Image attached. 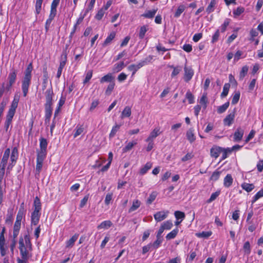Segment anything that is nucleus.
<instances>
[{
  "label": "nucleus",
  "instance_id": "nucleus-52",
  "mask_svg": "<svg viewBox=\"0 0 263 263\" xmlns=\"http://www.w3.org/2000/svg\"><path fill=\"white\" fill-rule=\"evenodd\" d=\"M248 71V67L247 66H245L242 67L241 71L239 73V78L240 80H242L243 78L246 76Z\"/></svg>",
  "mask_w": 263,
  "mask_h": 263
},
{
  "label": "nucleus",
  "instance_id": "nucleus-43",
  "mask_svg": "<svg viewBox=\"0 0 263 263\" xmlns=\"http://www.w3.org/2000/svg\"><path fill=\"white\" fill-rule=\"evenodd\" d=\"M245 11V8L242 7H238L236 9H234L233 11L234 17H237Z\"/></svg>",
  "mask_w": 263,
  "mask_h": 263
},
{
  "label": "nucleus",
  "instance_id": "nucleus-40",
  "mask_svg": "<svg viewBox=\"0 0 263 263\" xmlns=\"http://www.w3.org/2000/svg\"><path fill=\"white\" fill-rule=\"evenodd\" d=\"M115 86V82H110V83L108 85L106 90H105V95L107 96H109L111 95L112 91L114 89Z\"/></svg>",
  "mask_w": 263,
  "mask_h": 263
},
{
  "label": "nucleus",
  "instance_id": "nucleus-63",
  "mask_svg": "<svg viewBox=\"0 0 263 263\" xmlns=\"http://www.w3.org/2000/svg\"><path fill=\"white\" fill-rule=\"evenodd\" d=\"M157 196V194L155 192L152 193L148 198L147 200V203L148 204H151L156 199Z\"/></svg>",
  "mask_w": 263,
  "mask_h": 263
},
{
  "label": "nucleus",
  "instance_id": "nucleus-34",
  "mask_svg": "<svg viewBox=\"0 0 263 263\" xmlns=\"http://www.w3.org/2000/svg\"><path fill=\"white\" fill-rule=\"evenodd\" d=\"M140 205H141V202L139 200H138V199L134 200L133 201V204H132V206L129 209L128 212L129 213H130L133 211H135V210H136L137 209H138L140 207Z\"/></svg>",
  "mask_w": 263,
  "mask_h": 263
},
{
  "label": "nucleus",
  "instance_id": "nucleus-59",
  "mask_svg": "<svg viewBox=\"0 0 263 263\" xmlns=\"http://www.w3.org/2000/svg\"><path fill=\"white\" fill-rule=\"evenodd\" d=\"M194 157L193 153H187L184 157L181 158V161L186 162L192 159Z\"/></svg>",
  "mask_w": 263,
  "mask_h": 263
},
{
  "label": "nucleus",
  "instance_id": "nucleus-24",
  "mask_svg": "<svg viewBox=\"0 0 263 263\" xmlns=\"http://www.w3.org/2000/svg\"><path fill=\"white\" fill-rule=\"evenodd\" d=\"M170 67L173 69V71L171 73V77L174 78L177 76L182 70V67L181 66H174V65L170 66Z\"/></svg>",
  "mask_w": 263,
  "mask_h": 263
},
{
  "label": "nucleus",
  "instance_id": "nucleus-47",
  "mask_svg": "<svg viewBox=\"0 0 263 263\" xmlns=\"http://www.w3.org/2000/svg\"><path fill=\"white\" fill-rule=\"evenodd\" d=\"M173 227V223L171 220H167L164 222L160 227L164 230H170Z\"/></svg>",
  "mask_w": 263,
  "mask_h": 263
},
{
  "label": "nucleus",
  "instance_id": "nucleus-39",
  "mask_svg": "<svg viewBox=\"0 0 263 263\" xmlns=\"http://www.w3.org/2000/svg\"><path fill=\"white\" fill-rule=\"evenodd\" d=\"M178 229L177 228L174 229L171 232L167 234L166 236V238L167 240H170L172 239H174L178 233Z\"/></svg>",
  "mask_w": 263,
  "mask_h": 263
},
{
  "label": "nucleus",
  "instance_id": "nucleus-61",
  "mask_svg": "<svg viewBox=\"0 0 263 263\" xmlns=\"http://www.w3.org/2000/svg\"><path fill=\"white\" fill-rule=\"evenodd\" d=\"M43 1V0L36 1L35 10L37 14H39L41 12Z\"/></svg>",
  "mask_w": 263,
  "mask_h": 263
},
{
  "label": "nucleus",
  "instance_id": "nucleus-41",
  "mask_svg": "<svg viewBox=\"0 0 263 263\" xmlns=\"http://www.w3.org/2000/svg\"><path fill=\"white\" fill-rule=\"evenodd\" d=\"M230 87V84L229 83H226L223 87L222 92L221 93V97L222 98L226 97L229 92V90Z\"/></svg>",
  "mask_w": 263,
  "mask_h": 263
},
{
  "label": "nucleus",
  "instance_id": "nucleus-9",
  "mask_svg": "<svg viewBox=\"0 0 263 263\" xmlns=\"http://www.w3.org/2000/svg\"><path fill=\"white\" fill-rule=\"evenodd\" d=\"M184 77L183 79L185 82H189L194 76V70L191 67H187L186 65L184 67Z\"/></svg>",
  "mask_w": 263,
  "mask_h": 263
},
{
  "label": "nucleus",
  "instance_id": "nucleus-50",
  "mask_svg": "<svg viewBox=\"0 0 263 263\" xmlns=\"http://www.w3.org/2000/svg\"><path fill=\"white\" fill-rule=\"evenodd\" d=\"M185 98L188 100L189 104H193L194 102V97L190 90L186 92Z\"/></svg>",
  "mask_w": 263,
  "mask_h": 263
},
{
  "label": "nucleus",
  "instance_id": "nucleus-62",
  "mask_svg": "<svg viewBox=\"0 0 263 263\" xmlns=\"http://www.w3.org/2000/svg\"><path fill=\"white\" fill-rule=\"evenodd\" d=\"M156 240L154 242L152 245V246L155 249H157L159 247L161 243L162 242L163 239L162 238H156Z\"/></svg>",
  "mask_w": 263,
  "mask_h": 263
},
{
  "label": "nucleus",
  "instance_id": "nucleus-55",
  "mask_svg": "<svg viewBox=\"0 0 263 263\" xmlns=\"http://www.w3.org/2000/svg\"><path fill=\"white\" fill-rule=\"evenodd\" d=\"M221 173L220 171H217L214 172L211 176L210 179L214 181L217 180L220 177Z\"/></svg>",
  "mask_w": 263,
  "mask_h": 263
},
{
  "label": "nucleus",
  "instance_id": "nucleus-2",
  "mask_svg": "<svg viewBox=\"0 0 263 263\" xmlns=\"http://www.w3.org/2000/svg\"><path fill=\"white\" fill-rule=\"evenodd\" d=\"M18 244V248L21 257L26 259H29L32 256L31 253L32 250V245H31L30 248H29V246L25 245L23 237L22 236L20 237Z\"/></svg>",
  "mask_w": 263,
  "mask_h": 263
},
{
  "label": "nucleus",
  "instance_id": "nucleus-48",
  "mask_svg": "<svg viewBox=\"0 0 263 263\" xmlns=\"http://www.w3.org/2000/svg\"><path fill=\"white\" fill-rule=\"evenodd\" d=\"M185 9V7L184 5H180L178 7L176 12L175 13L174 16L175 17H178L179 16H180L181 14L184 11Z\"/></svg>",
  "mask_w": 263,
  "mask_h": 263
},
{
  "label": "nucleus",
  "instance_id": "nucleus-51",
  "mask_svg": "<svg viewBox=\"0 0 263 263\" xmlns=\"http://www.w3.org/2000/svg\"><path fill=\"white\" fill-rule=\"evenodd\" d=\"M248 224V230L251 232H253L254 231H255L257 228V224L256 223H255L253 222V221H250L249 222H247Z\"/></svg>",
  "mask_w": 263,
  "mask_h": 263
},
{
  "label": "nucleus",
  "instance_id": "nucleus-30",
  "mask_svg": "<svg viewBox=\"0 0 263 263\" xmlns=\"http://www.w3.org/2000/svg\"><path fill=\"white\" fill-rule=\"evenodd\" d=\"M140 68H141V65L138 63L137 64H132L128 66L127 69L132 71V76H134Z\"/></svg>",
  "mask_w": 263,
  "mask_h": 263
},
{
  "label": "nucleus",
  "instance_id": "nucleus-28",
  "mask_svg": "<svg viewBox=\"0 0 263 263\" xmlns=\"http://www.w3.org/2000/svg\"><path fill=\"white\" fill-rule=\"evenodd\" d=\"M52 105L45 104V117L46 118L49 120L52 113Z\"/></svg>",
  "mask_w": 263,
  "mask_h": 263
},
{
  "label": "nucleus",
  "instance_id": "nucleus-1",
  "mask_svg": "<svg viewBox=\"0 0 263 263\" xmlns=\"http://www.w3.org/2000/svg\"><path fill=\"white\" fill-rule=\"evenodd\" d=\"M33 66L32 63L29 64L25 69L24 76L22 80L21 88L24 97H26L29 91V88L31 85L32 79V71Z\"/></svg>",
  "mask_w": 263,
  "mask_h": 263
},
{
  "label": "nucleus",
  "instance_id": "nucleus-31",
  "mask_svg": "<svg viewBox=\"0 0 263 263\" xmlns=\"http://www.w3.org/2000/svg\"><path fill=\"white\" fill-rule=\"evenodd\" d=\"M112 223L110 220H105L102 222L97 227L98 229H108L112 226Z\"/></svg>",
  "mask_w": 263,
  "mask_h": 263
},
{
  "label": "nucleus",
  "instance_id": "nucleus-32",
  "mask_svg": "<svg viewBox=\"0 0 263 263\" xmlns=\"http://www.w3.org/2000/svg\"><path fill=\"white\" fill-rule=\"evenodd\" d=\"M216 4V0H211L209 5L207 7L206 9V12L208 14H210L211 12H213L215 9V7Z\"/></svg>",
  "mask_w": 263,
  "mask_h": 263
},
{
  "label": "nucleus",
  "instance_id": "nucleus-44",
  "mask_svg": "<svg viewBox=\"0 0 263 263\" xmlns=\"http://www.w3.org/2000/svg\"><path fill=\"white\" fill-rule=\"evenodd\" d=\"M84 132V127L83 125H78L75 128V133L73 135L74 138L80 135Z\"/></svg>",
  "mask_w": 263,
  "mask_h": 263
},
{
  "label": "nucleus",
  "instance_id": "nucleus-22",
  "mask_svg": "<svg viewBox=\"0 0 263 263\" xmlns=\"http://www.w3.org/2000/svg\"><path fill=\"white\" fill-rule=\"evenodd\" d=\"M125 66L124 63L123 61L120 62L119 63H116L114 65L112 71L114 72H118L121 71L124 67Z\"/></svg>",
  "mask_w": 263,
  "mask_h": 263
},
{
  "label": "nucleus",
  "instance_id": "nucleus-53",
  "mask_svg": "<svg viewBox=\"0 0 263 263\" xmlns=\"http://www.w3.org/2000/svg\"><path fill=\"white\" fill-rule=\"evenodd\" d=\"M175 218L178 220L181 219V221L185 218V214L181 211H177L174 213Z\"/></svg>",
  "mask_w": 263,
  "mask_h": 263
},
{
  "label": "nucleus",
  "instance_id": "nucleus-38",
  "mask_svg": "<svg viewBox=\"0 0 263 263\" xmlns=\"http://www.w3.org/2000/svg\"><path fill=\"white\" fill-rule=\"evenodd\" d=\"M131 115V108L129 106H126L121 114V118L129 117Z\"/></svg>",
  "mask_w": 263,
  "mask_h": 263
},
{
  "label": "nucleus",
  "instance_id": "nucleus-54",
  "mask_svg": "<svg viewBox=\"0 0 263 263\" xmlns=\"http://www.w3.org/2000/svg\"><path fill=\"white\" fill-rule=\"evenodd\" d=\"M243 249L244 250L245 253L249 255L251 252V248L250 244L249 241H246L243 246Z\"/></svg>",
  "mask_w": 263,
  "mask_h": 263
},
{
  "label": "nucleus",
  "instance_id": "nucleus-4",
  "mask_svg": "<svg viewBox=\"0 0 263 263\" xmlns=\"http://www.w3.org/2000/svg\"><path fill=\"white\" fill-rule=\"evenodd\" d=\"M20 100V96L15 95L14 97V99L11 103L10 108L7 112L6 116V119L12 120V119L15 113L16 109L17 107L18 103Z\"/></svg>",
  "mask_w": 263,
  "mask_h": 263
},
{
  "label": "nucleus",
  "instance_id": "nucleus-6",
  "mask_svg": "<svg viewBox=\"0 0 263 263\" xmlns=\"http://www.w3.org/2000/svg\"><path fill=\"white\" fill-rule=\"evenodd\" d=\"M235 113L236 110L235 109H234L232 111L227 115L223 120L224 126H230L234 123Z\"/></svg>",
  "mask_w": 263,
  "mask_h": 263
},
{
  "label": "nucleus",
  "instance_id": "nucleus-14",
  "mask_svg": "<svg viewBox=\"0 0 263 263\" xmlns=\"http://www.w3.org/2000/svg\"><path fill=\"white\" fill-rule=\"evenodd\" d=\"M41 216V213L40 211H34L31 213V224L36 226L38 224L40 218Z\"/></svg>",
  "mask_w": 263,
  "mask_h": 263
},
{
  "label": "nucleus",
  "instance_id": "nucleus-45",
  "mask_svg": "<svg viewBox=\"0 0 263 263\" xmlns=\"http://www.w3.org/2000/svg\"><path fill=\"white\" fill-rule=\"evenodd\" d=\"M229 102H227L221 106H220L217 108V112L219 114H222L226 111L229 106Z\"/></svg>",
  "mask_w": 263,
  "mask_h": 263
},
{
  "label": "nucleus",
  "instance_id": "nucleus-26",
  "mask_svg": "<svg viewBox=\"0 0 263 263\" xmlns=\"http://www.w3.org/2000/svg\"><path fill=\"white\" fill-rule=\"evenodd\" d=\"M137 144V140H134L131 142H128L127 145L122 149L123 153H126L129 151H130L134 146Z\"/></svg>",
  "mask_w": 263,
  "mask_h": 263
},
{
  "label": "nucleus",
  "instance_id": "nucleus-49",
  "mask_svg": "<svg viewBox=\"0 0 263 263\" xmlns=\"http://www.w3.org/2000/svg\"><path fill=\"white\" fill-rule=\"evenodd\" d=\"M120 126L121 125L116 124L115 126L112 127V129L109 134V138H112L115 136L116 133L120 128Z\"/></svg>",
  "mask_w": 263,
  "mask_h": 263
},
{
  "label": "nucleus",
  "instance_id": "nucleus-5",
  "mask_svg": "<svg viewBox=\"0 0 263 263\" xmlns=\"http://www.w3.org/2000/svg\"><path fill=\"white\" fill-rule=\"evenodd\" d=\"M39 141L40 149L36 151L37 155L46 156L47 147L48 144L47 140L44 138H40Z\"/></svg>",
  "mask_w": 263,
  "mask_h": 263
},
{
  "label": "nucleus",
  "instance_id": "nucleus-20",
  "mask_svg": "<svg viewBox=\"0 0 263 263\" xmlns=\"http://www.w3.org/2000/svg\"><path fill=\"white\" fill-rule=\"evenodd\" d=\"M66 62V55L65 56L64 60H62L60 62V65L59 66L57 73V78L58 79L60 78V77L61 76L63 69L64 68V67L65 66Z\"/></svg>",
  "mask_w": 263,
  "mask_h": 263
},
{
  "label": "nucleus",
  "instance_id": "nucleus-12",
  "mask_svg": "<svg viewBox=\"0 0 263 263\" xmlns=\"http://www.w3.org/2000/svg\"><path fill=\"white\" fill-rule=\"evenodd\" d=\"M162 132L160 131V129L159 127L155 128L150 133L149 136L145 140V141H153L154 142V140L160 134H161Z\"/></svg>",
  "mask_w": 263,
  "mask_h": 263
},
{
  "label": "nucleus",
  "instance_id": "nucleus-17",
  "mask_svg": "<svg viewBox=\"0 0 263 263\" xmlns=\"http://www.w3.org/2000/svg\"><path fill=\"white\" fill-rule=\"evenodd\" d=\"M157 11V8L151 10H146L141 15V16L147 18H153L156 15Z\"/></svg>",
  "mask_w": 263,
  "mask_h": 263
},
{
  "label": "nucleus",
  "instance_id": "nucleus-8",
  "mask_svg": "<svg viewBox=\"0 0 263 263\" xmlns=\"http://www.w3.org/2000/svg\"><path fill=\"white\" fill-rule=\"evenodd\" d=\"M46 156L43 155H37L36 165L35 168V175H39L42 170L43 161Z\"/></svg>",
  "mask_w": 263,
  "mask_h": 263
},
{
  "label": "nucleus",
  "instance_id": "nucleus-15",
  "mask_svg": "<svg viewBox=\"0 0 263 263\" xmlns=\"http://www.w3.org/2000/svg\"><path fill=\"white\" fill-rule=\"evenodd\" d=\"M10 148H8L5 151L4 155H3L2 159V161H1V165L3 166L4 167H6V166L8 163V160L10 157Z\"/></svg>",
  "mask_w": 263,
  "mask_h": 263
},
{
  "label": "nucleus",
  "instance_id": "nucleus-27",
  "mask_svg": "<svg viewBox=\"0 0 263 263\" xmlns=\"http://www.w3.org/2000/svg\"><path fill=\"white\" fill-rule=\"evenodd\" d=\"M33 206L34 211H40V212L41 211V202L40 198L37 196L35 197V198H34Z\"/></svg>",
  "mask_w": 263,
  "mask_h": 263
},
{
  "label": "nucleus",
  "instance_id": "nucleus-46",
  "mask_svg": "<svg viewBox=\"0 0 263 263\" xmlns=\"http://www.w3.org/2000/svg\"><path fill=\"white\" fill-rule=\"evenodd\" d=\"M263 197V188L258 191L253 197L252 200V204L254 203L258 199Z\"/></svg>",
  "mask_w": 263,
  "mask_h": 263
},
{
  "label": "nucleus",
  "instance_id": "nucleus-19",
  "mask_svg": "<svg viewBox=\"0 0 263 263\" xmlns=\"http://www.w3.org/2000/svg\"><path fill=\"white\" fill-rule=\"evenodd\" d=\"M78 234H76L73 235L66 242V247L68 248H72L74 245V242L78 239Z\"/></svg>",
  "mask_w": 263,
  "mask_h": 263
},
{
  "label": "nucleus",
  "instance_id": "nucleus-35",
  "mask_svg": "<svg viewBox=\"0 0 263 263\" xmlns=\"http://www.w3.org/2000/svg\"><path fill=\"white\" fill-rule=\"evenodd\" d=\"M153 56L150 55L145 58L143 60L141 61L140 62H139V63L141 65V67H142L143 66L148 64L149 63H151L153 60Z\"/></svg>",
  "mask_w": 263,
  "mask_h": 263
},
{
  "label": "nucleus",
  "instance_id": "nucleus-29",
  "mask_svg": "<svg viewBox=\"0 0 263 263\" xmlns=\"http://www.w3.org/2000/svg\"><path fill=\"white\" fill-rule=\"evenodd\" d=\"M116 36V32L114 31H112L111 32L109 35L107 37V38L104 41L103 46H106L107 45L109 44L112 41V40Z\"/></svg>",
  "mask_w": 263,
  "mask_h": 263
},
{
  "label": "nucleus",
  "instance_id": "nucleus-56",
  "mask_svg": "<svg viewBox=\"0 0 263 263\" xmlns=\"http://www.w3.org/2000/svg\"><path fill=\"white\" fill-rule=\"evenodd\" d=\"M231 152H232V150H231L230 148H222V150H221V153L222 154V159H225L226 158H227L228 154H230Z\"/></svg>",
  "mask_w": 263,
  "mask_h": 263
},
{
  "label": "nucleus",
  "instance_id": "nucleus-57",
  "mask_svg": "<svg viewBox=\"0 0 263 263\" xmlns=\"http://www.w3.org/2000/svg\"><path fill=\"white\" fill-rule=\"evenodd\" d=\"M220 191H217L212 193L211 195L210 198L207 200L208 203H211L215 200L217 197L219 195Z\"/></svg>",
  "mask_w": 263,
  "mask_h": 263
},
{
  "label": "nucleus",
  "instance_id": "nucleus-58",
  "mask_svg": "<svg viewBox=\"0 0 263 263\" xmlns=\"http://www.w3.org/2000/svg\"><path fill=\"white\" fill-rule=\"evenodd\" d=\"M105 13L104 9L101 8L100 9L95 16V18L98 20H101Z\"/></svg>",
  "mask_w": 263,
  "mask_h": 263
},
{
  "label": "nucleus",
  "instance_id": "nucleus-60",
  "mask_svg": "<svg viewBox=\"0 0 263 263\" xmlns=\"http://www.w3.org/2000/svg\"><path fill=\"white\" fill-rule=\"evenodd\" d=\"M24 239V242L25 243V245H26L27 246H29V247L30 248V246L32 245L30 236L29 233H27L25 234L24 237L23 238Z\"/></svg>",
  "mask_w": 263,
  "mask_h": 263
},
{
  "label": "nucleus",
  "instance_id": "nucleus-64",
  "mask_svg": "<svg viewBox=\"0 0 263 263\" xmlns=\"http://www.w3.org/2000/svg\"><path fill=\"white\" fill-rule=\"evenodd\" d=\"M229 23H230V19L226 18L224 20L223 24H222L221 26H220V30H221V32H223L226 31L227 27L229 25Z\"/></svg>",
  "mask_w": 263,
  "mask_h": 263
},
{
  "label": "nucleus",
  "instance_id": "nucleus-10",
  "mask_svg": "<svg viewBox=\"0 0 263 263\" xmlns=\"http://www.w3.org/2000/svg\"><path fill=\"white\" fill-rule=\"evenodd\" d=\"M168 213L169 212L168 211L157 212L154 215V217L157 222H160L166 218Z\"/></svg>",
  "mask_w": 263,
  "mask_h": 263
},
{
  "label": "nucleus",
  "instance_id": "nucleus-16",
  "mask_svg": "<svg viewBox=\"0 0 263 263\" xmlns=\"http://www.w3.org/2000/svg\"><path fill=\"white\" fill-rule=\"evenodd\" d=\"M222 147L219 146H214L211 149V157L217 158L219 157L221 152Z\"/></svg>",
  "mask_w": 263,
  "mask_h": 263
},
{
  "label": "nucleus",
  "instance_id": "nucleus-13",
  "mask_svg": "<svg viewBox=\"0 0 263 263\" xmlns=\"http://www.w3.org/2000/svg\"><path fill=\"white\" fill-rule=\"evenodd\" d=\"M244 134V130L240 127L238 128L235 132L233 136V141L234 142H239L242 140Z\"/></svg>",
  "mask_w": 263,
  "mask_h": 263
},
{
  "label": "nucleus",
  "instance_id": "nucleus-18",
  "mask_svg": "<svg viewBox=\"0 0 263 263\" xmlns=\"http://www.w3.org/2000/svg\"><path fill=\"white\" fill-rule=\"evenodd\" d=\"M233 182V179L231 174H227L223 180V185L226 187H229Z\"/></svg>",
  "mask_w": 263,
  "mask_h": 263
},
{
  "label": "nucleus",
  "instance_id": "nucleus-37",
  "mask_svg": "<svg viewBox=\"0 0 263 263\" xmlns=\"http://www.w3.org/2000/svg\"><path fill=\"white\" fill-rule=\"evenodd\" d=\"M148 26L143 25L140 27L139 33V37L140 39H143L145 36V33L148 30Z\"/></svg>",
  "mask_w": 263,
  "mask_h": 263
},
{
  "label": "nucleus",
  "instance_id": "nucleus-25",
  "mask_svg": "<svg viewBox=\"0 0 263 263\" xmlns=\"http://www.w3.org/2000/svg\"><path fill=\"white\" fill-rule=\"evenodd\" d=\"M24 214V203H22L21 204L20 209L18 210V212L17 213L16 221L21 222L23 217Z\"/></svg>",
  "mask_w": 263,
  "mask_h": 263
},
{
  "label": "nucleus",
  "instance_id": "nucleus-7",
  "mask_svg": "<svg viewBox=\"0 0 263 263\" xmlns=\"http://www.w3.org/2000/svg\"><path fill=\"white\" fill-rule=\"evenodd\" d=\"M18 158V149L17 147H14L13 148L11 152V154L10 156V161L11 163L8 165L7 167V170H11L12 167L15 164L16 160Z\"/></svg>",
  "mask_w": 263,
  "mask_h": 263
},
{
  "label": "nucleus",
  "instance_id": "nucleus-21",
  "mask_svg": "<svg viewBox=\"0 0 263 263\" xmlns=\"http://www.w3.org/2000/svg\"><path fill=\"white\" fill-rule=\"evenodd\" d=\"M110 82H115V81L114 77L112 76V74L110 73L103 76L100 79V82L101 83L104 82H109V83H110Z\"/></svg>",
  "mask_w": 263,
  "mask_h": 263
},
{
  "label": "nucleus",
  "instance_id": "nucleus-11",
  "mask_svg": "<svg viewBox=\"0 0 263 263\" xmlns=\"http://www.w3.org/2000/svg\"><path fill=\"white\" fill-rule=\"evenodd\" d=\"M54 93L52 88L47 89L45 92L46 103L45 104L52 105Z\"/></svg>",
  "mask_w": 263,
  "mask_h": 263
},
{
  "label": "nucleus",
  "instance_id": "nucleus-3",
  "mask_svg": "<svg viewBox=\"0 0 263 263\" xmlns=\"http://www.w3.org/2000/svg\"><path fill=\"white\" fill-rule=\"evenodd\" d=\"M17 71L14 68H12L8 76V82L3 83L2 84V86L5 88V89L10 91L12 85L15 83L16 80Z\"/></svg>",
  "mask_w": 263,
  "mask_h": 263
},
{
  "label": "nucleus",
  "instance_id": "nucleus-33",
  "mask_svg": "<svg viewBox=\"0 0 263 263\" xmlns=\"http://www.w3.org/2000/svg\"><path fill=\"white\" fill-rule=\"evenodd\" d=\"M152 167V163L150 162H147L145 165L142 167L140 171V173L141 175H144L147 173V172Z\"/></svg>",
  "mask_w": 263,
  "mask_h": 263
},
{
  "label": "nucleus",
  "instance_id": "nucleus-23",
  "mask_svg": "<svg viewBox=\"0 0 263 263\" xmlns=\"http://www.w3.org/2000/svg\"><path fill=\"white\" fill-rule=\"evenodd\" d=\"M186 136L187 139L190 143L193 142L196 140V138L194 134V129L193 128H190L187 131Z\"/></svg>",
  "mask_w": 263,
  "mask_h": 263
},
{
  "label": "nucleus",
  "instance_id": "nucleus-42",
  "mask_svg": "<svg viewBox=\"0 0 263 263\" xmlns=\"http://www.w3.org/2000/svg\"><path fill=\"white\" fill-rule=\"evenodd\" d=\"M212 233L211 231H203L201 233H196V236L199 238H207L212 235Z\"/></svg>",
  "mask_w": 263,
  "mask_h": 263
},
{
  "label": "nucleus",
  "instance_id": "nucleus-36",
  "mask_svg": "<svg viewBox=\"0 0 263 263\" xmlns=\"http://www.w3.org/2000/svg\"><path fill=\"white\" fill-rule=\"evenodd\" d=\"M241 187L247 192H251L255 187L253 184L243 183L241 184Z\"/></svg>",
  "mask_w": 263,
  "mask_h": 263
}]
</instances>
